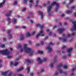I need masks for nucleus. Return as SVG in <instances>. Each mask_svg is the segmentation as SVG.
Masks as SVG:
<instances>
[{
  "label": "nucleus",
  "mask_w": 76,
  "mask_h": 76,
  "mask_svg": "<svg viewBox=\"0 0 76 76\" xmlns=\"http://www.w3.org/2000/svg\"><path fill=\"white\" fill-rule=\"evenodd\" d=\"M23 47L20 45L19 46L16 47V48H20V52H25L26 53H30V55L32 56L34 54V51L31 48H28V45L26 43H24L23 45Z\"/></svg>",
  "instance_id": "nucleus-1"
},
{
  "label": "nucleus",
  "mask_w": 76,
  "mask_h": 76,
  "mask_svg": "<svg viewBox=\"0 0 76 76\" xmlns=\"http://www.w3.org/2000/svg\"><path fill=\"white\" fill-rule=\"evenodd\" d=\"M55 4H56V9L55 10V12H57V11L58 10V8L59 7V4L58 3H56V2H53L51 4V6H49L47 8V12L48 15V16H52V15L51 14V13L52 6H53L55 5Z\"/></svg>",
  "instance_id": "nucleus-2"
},
{
  "label": "nucleus",
  "mask_w": 76,
  "mask_h": 76,
  "mask_svg": "<svg viewBox=\"0 0 76 76\" xmlns=\"http://www.w3.org/2000/svg\"><path fill=\"white\" fill-rule=\"evenodd\" d=\"M36 26L37 27L39 26V28L40 29V30L39 33L36 36V38H38L39 36L42 37H44L45 35L43 34L44 33V30L43 29V28H44V26L43 25H41L39 24H36Z\"/></svg>",
  "instance_id": "nucleus-3"
},
{
  "label": "nucleus",
  "mask_w": 76,
  "mask_h": 76,
  "mask_svg": "<svg viewBox=\"0 0 76 76\" xmlns=\"http://www.w3.org/2000/svg\"><path fill=\"white\" fill-rule=\"evenodd\" d=\"M0 53L2 55H7V56L10 54V53L8 49H6L3 50H0Z\"/></svg>",
  "instance_id": "nucleus-4"
},
{
  "label": "nucleus",
  "mask_w": 76,
  "mask_h": 76,
  "mask_svg": "<svg viewBox=\"0 0 76 76\" xmlns=\"http://www.w3.org/2000/svg\"><path fill=\"white\" fill-rule=\"evenodd\" d=\"M62 66V63H60L59 64V65H58L57 66V69H59V73H62V70L60 69V67H61V66Z\"/></svg>",
  "instance_id": "nucleus-5"
},
{
  "label": "nucleus",
  "mask_w": 76,
  "mask_h": 76,
  "mask_svg": "<svg viewBox=\"0 0 76 76\" xmlns=\"http://www.w3.org/2000/svg\"><path fill=\"white\" fill-rule=\"evenodd\" d=\"M9 72V71L7 70V71H5V72H3L1 74V76H6L7 73H8V72Z\"/></svg>",
  "instance_id": "nucleus-6"
},
{
  "label": "nucleus",
  "mask_w": 76,
  "mask_h": 76,
  "mask_svg": "<svg viewBox=\"0 0 76 76\" xmlns=\"http://www.w3.org/2000/svg\"><path fill=\"white\" fill-rule=\"evenodd\" d=\"M12 12L11 11H9L8 12V13H6L5 14L6 16H10L11 15V13H12Z\"/></svg>",
  "instance_id": "nucleus-7"
},
{
  "label": "nucleus",
  "mask_w": 76,
  "mask_h": 76,
  "mask_svg": "<svg viewBox=\"0 0 76 76\" xmlns=\"http://www.w3.org/2000/svg\"><path fill=\"white\" fill-rule=\"evenodd\" d=\"M65 31V29L64 28H59L58 30V32L59 34H60V33L61 32H63V31Z\"/></svg>",
  "instance_id": "nucleus-8"
},
{
  "label": "nucleus",
  "mask_w": 76,
  "mask_h": 76,
  "mask_svg": "<svg viewBox=\"0 0 76 76\" xmlns=\"http://www.w3.org/2000/svg\"><path fill=\"white\" fill-rule=\"evenodd\" d=\"M46 50H48L49 52H50L52 51V48L50 47V46H48L46 48Z\"/></svg>",
  "instance_id": "nucleus-9"
},
{
  "label": "nucleus",
  "mask_w": 76,
  "mask_h": 76,
  "mask_svg": "<svg viewBox=\"0 0 76 76\" xmlns=\"http://www.w3.org/2000/svg\"><path fill=\"white\" fill-rule=\"evenodd\" d=\"M5 2H6V0H3L2 2L0 3V7H1L3 6V5L4 4Z\"/></svg>",
  "instance_id": "nucleus-10"
},
{
  "label": "nucleus",
  "mask_w": 76,
  "mask_h": 76,
  "mask_svg": "<svg viewBox=\"0 0 76 76\" xmlns=\"http://www.w3.org/2000/svg\"><path fill=\"white\" fill-rule=\"evenodd\" d=\"M46 31L47 32H49V35H52V31H50V30H49V29H46Z\"/></svg>",
  "instance_id": "nucleus-11"
},
{
  "label": "nucleus",
  "mask_w": 76,
  "mask_h": 76,
  "mask_svg": "<svg viewBox=\"0 0 76 76\" xmlns=\"http://www.w3.org/2000/svg\"><path fill=\"white\" fill-rule=\"evenodd\" d=\"M72 23L74 24V29L76 30V22L75 21H73Z\"/></svg>",
  "instance_id": "nucleus-12"
},
{
  "label": "nucleus",
  "mask_w": 76,
  "mask_h": 76,
  "mask_svg": "<svg viewBox=\"0 0 76 76\" xmlns=\"http://www.w3.org/2000/svg\"><path fill=\"white\" fill-rule=\"evenodd\" d=\"M37 60L39 64H41L42 63V61L40 60V58H37Z\"/></svg>",
  "instance_id": "nucleus-13"
},
{
  "label": "nucleus",
  "mask_w": 76,
  "mask_h": 76,
  "mask_svg": "<svg viewBox=\"0 0 76 76\" xmlns=\"http://www.w3.org/2000/svg\"><path fill=\"white\" fill-rule=\"evenodd\" d=\"M40 2V1H39V0H37L36 1V4L35 5V7H37L38 6V4H39V3Z\"/></svg>",
  "instance_id": "nucleus-14"
},
{
  "label": "nucleus",
  "mask_w": 76,
  "mask_h": 76,
  "mask_svg": "<svg viewBox=\"0 0 76 76\" xmlns=\"http://www.w3.org/2000/svg\"><path fill=\"white\" fill-rule=\"evenodd\" d=\"M23 39H24V37H23V35L20 36V41H23Z\"/></svg>",
  "instance_id": "nucleus-15"
},
{
  "label": "nucleus",
  "mask_w": 76,
  "mask_h": 76,
  "mask_svg": "<svg viewBox=\"0 0 76 76\" xmlns=\"http://www.w3.org/2000/svg\"><path fill=\"white\" fill-rule=\"evenodd\" d=\"M31 33L30 32H28L26 33V37H30L31 36Z\"/></svg>",
  "instance_id": "nucleus-16"
},
{
  "label": "nucleus",
  "mask_w": 76,
  "mask_h": 76,
  "mask_svg": "<svg viewBox=\"0 0 76 76\" xmlns=\"http://www.w3.org/2000/svg\"><path fill=\"white\" fill-rule=\"evenodd\" d=\"M39 14H40L41 15V19H43V13H42V12H41V11H39Z\"/></svg>",
  "instance_id": "nucleus-17"
},
{
  "label": "nucleus",
  "mask_w": 76,
  "mask_h": 76,
  "mask_svg": "<svg viewBox=\"0 0 76 76\" xmlns=\"http://www.w3.org/2000/svg\"><path fill=\"white\" fill-rule=\"evenodd\" d=\"M72 50H73V49L72 48H70L68 49L67 50V51L68 53H70V52H71L72 51Z\"/></svg>",
  "instance_id": "nucleus-18"
},
{
  "label": "nucleus",
  "mask_w": 76,
  "mask_h": 76,
  "mask_svg": "<svg viewBox=\"0 0 76 76\" xmlns=\"http://www.w3.org/2000/svg\"><path fill=\"white\" fill-rule=\"evenodd\" d=\"M7 21L8 22V23L9 24L11 22V20L10 19V18H7Z\"/></svg>",
  "instance_id": "nucleus-19"
},
{
  "label": "nucleus",
  "mask_w": 76,
  "mask_h": 76,
  "mask_svg": "<svg viewBox=\"0 0 76 76\" xmlns=\"http://www.w3.org/2000/svg\"><path fill=\"white\" fill-rule=\"evenodd\" d=\"M17 19H16L15 18H14L12 20V22L13 23H16L17 22Z\"/></svg>",
  "instance_id": "nucleus-20"
},
{
  "label": "nucleus",
  "mask_w": 76,
  "mask_h": 76,
  "mask_svg": "<svg viewBox=\"0 0 76 76\" xmlns=\"http://www.w3.org/2000/svg\"><path fill=\"white\" fill-rule=\"evenodd\" d=\"M23 69V67H21L20 69H18V70H17V72H19V71H20Z\"/></svg>",
  "instance_id": "nucleus-21"
},
{
  "label": "nucleus",
  "mask_w": 76,
  "mask_h": 76,
  "mask_svg": "<svg viewBox=\"0 0 76 76\" xmlns=\"http://www.w3.org/2000/svg\"><path fill=\"white\" fill-rule=\"evenodd\" d=\"M36 31H33L31 33V35H34L35 33H36Z\"/></svg>",
  "instance_id": "nucleus-22"
},
{
  "label": "nucleus",
  "mask_w": 76,
  "mask_h": 76,
  "mask_svg": "<svg viewBox=\"0 0 76 76\" xmlns=\"http://www.w3.org/2000/svg\"><path fill=\"white\" fill-rule=\"evenodd\" d=\"M72 12V11L66 10V13H71Z\"/></svg>",
  "instance_id": "nucleus-23"
},
{
  "label": "nucleus",
  "mask_w": 76,
  "mask_h": 76,
  "mask_svg": "<svg viewBox=\"0 0 76 76\" xmlns=\"http://www.w3.org/2000/svg\"><path fill=\"white\" fill-rule=\"evenodd\" d=\"M17 4H18V1H15L13 4V5H14V6L16 5Z\"/></svg>",
  "instance_id": "nucleus-24"
},
{
  "label": "nucleus",
  "mask_w": 76,
  "mask_h": 76,
  "mask_svg": "<svg viewBox=\"0 0 76 76\" xmlns=\"http://www.w3.org/2000/svg\"><path fill=\"white\" fill-rule=\"evenodd\" d=\"M37 53H40V54H43V52L41 50H39L37 51Z\"/></svg>",
  "instance_id": "nucleus-25"
},
{
  "label": "nucleus",
  "mask_w": 76,
  "mask_h": 76,
  "mask_svg": "<svg viewBox=\"0 0 76 76\" xmlns=\"http://www.w3.org/2000/svg\"><path fill=\"white\" fill-rule=\"evenodd\" d=\"M29 2L30 3H32V4H34V2L33 0H30Z\"/></svg>",
  "instance_id": "nucleus-26"
},
{
  "label": "nucleus",
  "mask_w": 76,
  "mask_h": 76,
  "mask_svg": "<svg viewBox=\"0 0 76 76\" xmlns=\"http://www.w3.org/2000/svg\"><path fill=\"white\" fill-rule=\"evenodd\" d=\"M53 65H54V64L51 63L50 64V67H51V68H52L53 66Z\"/></svg>",
  "instance_id": "nucleus-27"
},
{
  "label": "nucleus",
  "mask_w": 76,
  "mask_h": 76,
  "mask_svg": "<svg viewBox=\"0 0 76 76\" xmlns=\"http://www.w3.org/2000/svg\"><path fill=\"white\" fill-rule=\"evenodd\" d=\"M26 8L24 7L23 8V9L22 10V12H25L26 10Z\"/></svg>",
  "instance_id": "nucleus-28"
},
{
  "label": "nucleus",
  "mask_w": 76,
  "mask_h": 76,
  "mask_svg": "<svg viewBox=\"0 0 76 76\" xmlns=\"http://www.w3.org/2000/svg\"><path fill=\"white\" fill-rule=\"evenodd\" d=\"M28 1V0H23V2L25 4L26 3H27Z\"/></svg>",
  "instance_id": "nucleus-29"
},
{
  "label": "nucleus",
  "mask_w": 76,
  "mask_h": 76,
  "mask_svg": "<svg viewBox=\"0 0 76 76\" xmlns=\"http://www.w3.org/2000/svg\"><path fill=\"white\" fill-rule=\"evenodd\" d=\"M18 62H15L14 63V65L15 66H16L17 65H18Z\"/></svg>",
  "instance_id": "nucleus-30"
},
{
  "label": "nucleus",
  "mask_w": 76,
  "mask_h": 76,
  "mask_svg": "<svg viewBox=\"0 0 76 76\" xmlns=\"http://www.w3.org/2000/svg\"><path fill=\"white\" fill-rule=\"evenodd\" d=\"M1 47L2 48H4V47H5V45L2 44L1 45Z\"/></svg>",
  "instance_id": "nucleus-31"
},
{
  "label": "nucleus",
  "mask_w": 76,
  "mask_h": 76,
  "mask_svg": "<svg viewBox=\"0 0 76 76\" xmlns=\"http://www.w3.org/2000/svg\"><path fill=\"white\" fill-rule=\"evenodd\" d=\"M12 34H9L8 35V37L10 38H12Z\"/></svg>",
  "instance_id": "nucleus-32"
},
{
  "label": "nucleus",
  "mask_w": 76,
  "mask_h": 76,
  "mask_svg": "<svg viewBox=\"0 0 76 76\" xmlns=\"http://www.w3.org/2000/svg\"><path fill=\"white\" fill-rule=\"evenodd\" d=\"M27 69L28 70L27 73H28L29 72V70H30V69L29 68V67H28V68H27Z\"/></svg>",
  "instance_id": "nucleus-33"
},
{
  "label": "nucleus",
  "mask_w": 76,
  "mask_h": 76,
  "mask_svg": "<svg viewBox=\"0 0 76 76\" xmlns=\"http://www.w3.org/2000/svg\"><path fill=\"white\" fill-rule=\"evenodd\" d=\"M63 42H66V41H67V39H63Z\"/></svg>",
  "instance_id": "nucleus-34"
},
{
  "label": "nucleus",
  "mask_w": 76,
  "mask_h": 76,
  "mask_svg": "<svg viewBox=\"0 0 76 76\" xmlns=\"http://www.w3.org/2000/svg\"><path fill=\"white\" fill-rule=\"evenodd\" d=\"M64 68L65 69H67V66L66 65H64Z\"/></svg>",
  "instance_id": "nucleus-35"
},
{
  "label": "nucleus",
  "mask_w": 76,
  "mask_h": 76,
  "mask_svg": "<svg viewBox=\"0 0 76 76\" xmlns=\"http://www.w3.org/2000/svg\"><path fill=\"white\" fill-rule=\"evenodd\" d=\"M66 46L63 45L62 46V49H63V48H66Z\"/></svg>",
  "instance_id": "nucleus-36"
},
{
  "label": "nucleus",
  "mask_w": 76,
  "mask_h": 76,
  "mask_svg": "<svg viewBox=\"0 0 76 76\" xmlns=\"http://www.w3.org/2000/svg\"><path fill=\"white\" fill-rule=\"evenodd\" d=\"M15 29H19V28H20V27H19L18 26H15Z\"/></svg>",
  "instance_id": "nucleus-37"
},
{
  "label": "nucleus",
  "mask_w": 76,
  "mask_h": 76,
  "mask_svg": "<svg viewBox=\"0 0 76 76\" xmlns=\"http://www.w3.org/2000/svg\"><path fill=\"white\" fill-rule=\"evenodd\" d=\"M54 75L55 76H57V75H58V72H56L55 74H54Z\"/></svg>",
  "instance_id": "nucleus-38"
},
{
  "label": "nucleus",
  "mask_w": 76,
  "mask_h": 76,
  "mask_svg": "<svg viewBox=\"0 0 76 76\" xmlns=\"http://www.w3.org/2000/svg\"><path fill=\"white\" fill-rule=\"evenodd\" d=\"M68 56H69V57H71V56H72V54L71 53H69L68 54Z\"/></svg>",
  "instance_id": "nucleus-39"
},
{
  "label": "nucleus",
  "mask_w": 76,
  "mask_h": 76,
  "mask_svg": "<svg viewBox=\"0 0 76 76\" xmlns=\"http://www.w3.org/2000/svg\"><path fill=\"white\" fill-rule=\"evenodd\" d=\"M7 58H12V56H7Z\"/></svg>",
  "instance_id": "nucleus-40"
},
{
  "label": "nucleus",
  "mask_w": 76,
  "mask_h": 76,
  "mask_svg": "<svg viewBox=\"0 0 76 76\" xmlns=\"http://www.w3.org/2000/svg\"><path fill=\"white\" fill-rule=\"evenodd\" d=\"M72 2H73V0H70L69 1V3H71Z\"/></svg>",
  "instance_id": "nucleus-41"
},
{
  "label": "nucleus",
  "mask_w": 76,
  "mask_h": 76,
  "mask_svg": "<svg viewBox=\"0 0 76 76\" xmlns=\"http://www.w3.org/2000/svg\"><path fill=\"white\" fill-rule=\"evenodd\" d=\"M15 16H16V17H17L18 18H20V16H19L18 15H15Z\"/></svg>",
  "instance_id": "nucleus-42"
},
{
  "label": "nucleus",
  "mask_w": 76,
  "mask_h": 76,
  "mask_svg": "<svg viewBox=\"0 0 76 76\" xmlns=\"http://www.w3.org/2000/svg\"><path fill=\"white\" fill-rule=\"evenodd\" d=\"M40 44H41V45H43L44 44V42L41 41L40 43Z\"/></svg>",
  "instance_id": "nucleus-43"
},
{
  "label": "nucleus",
  "mask_w": 76,
  "mask_h": 76,
  "mask_svg": "<svg viewBox=\"0 0 76 76\" xmlns=\"http://www.w3.org/2000/svg\"><path fill=\"white\" fill-rule=\"evenodd\" d=\"M13 62H11L10 63V65L11 66H13Z\"/></svg>",
  "instance_id": "nucleus-44"
},
{
  "label": "nucleus",
  "mask_w": 76,
  "mask_h": 76,
  "mask_svg": "<svg viewBox=\"0 0 76 76\" xmlns=\"http://www.w3.org/2000/svg\"><path fill=\"white\" fill-rule=\"evenodd\" d=\"M50 3V1H48L46 2V4H49Z\"/></svg>",
  "instance_id": "nucleus-45"
},
{
  "label": "nucleus",
  "mask_w": 76,
  "mask_h": 76,
  "mask_svg": "<svg viewBox=\"0 0 76 76\" xmlns=\"http://www.w3.org/2000/svg\"><path fill=\"white\" fill-rule=\"evenodd\" d=\"M7 33L9 34H10V33H11V31L10 30L8 31Z\"/></svg>",
  "instance_id": "nucleus-46"
},
{
  "label": "nucleus",
  "mask_w": 76,
  "mask_h": 76,
  "mask_svg": "<svg viewBox=\"0 0 76 76\" xmlns=\"http://www.w3.org/2000/svg\"><path fill=\"white\" fill-rule=\"evenodd\" d=\"M22 29H26V27H25V26H23L22 27Z\"/></svg>",
  "instance_id": "nucleus-47"
},
{
  "label": "nucleus",
  "mask_w": 76,
  "mask_h": 76,
  "mask_svg": "<svg viewBox=\"0 0 76 76\" xmlns=\"http://www.w3.org/2000/svg\"><path fill=\"white\" fill-rule=\"evenodd\" d=\"M28 43L30 44H32V42H31V40L29 41Z\"/></svg>",
  "instance_id": "nucleus-48"
},
{
  "label": "nucleus",
  "mask_w": 76,
  "mask_h": 76,
  "mask_svg": "<svg viewBox=\"0 0 76 76\" xmlns=\"http://www.w3.org/2000/svg\"><path fill=\"white\" fill-rule=\"evenodd\" d=\"M8 76H12V73H9L8 75Z\"/></svg>",
  "instance_id": "nucleus-49"
},
{
  "label": "nucleus",
  "mask_w": 76,
  "mask_h": 76,
  "mask_svg": "<svg viewBox=\"0 0 76 76\" xmlns=\"http://www.w3.org/2000/svg\"><path fill=\"white\" fill-rule=\"evenodd\" d=\"M63 58L64 59H65V58H66V56H64L63 57Z\"/></svg>",
  "instance_id": "nucleus-50"
},
{
  "label": "nucleus",
  "mask_w": 76,
  "mask_h": 76,
  "mask_svg": "<svg viewBox=\"0 0 76 76\" xmlns=\"http://www.w3.org/2000/svg\"><path fill=\"white\" fill-rule=\"evenodd\" d=\"M29 6L30 7H32V4H29Z\"/></svg>",
  "instance_id": "nucleus-51"
},
{
  "label": "nucleus",
  "mask_w": 76,
  "mask_h": 76,
  "mask_svg": "<svg viewBox=\"0 0 76 76\" xmlns=\"http://www.w3.org/2000/svg\"><path fill=\"white\" fill-rule=\"evenodd\" d=\"M50 45H54V44L52 42H50Z\"/></svg>",
  "instance_id": "nucleus-52"
},
{
  "label": "nucleus",
  "mask_w": 76,
  "mask_h": 76,
  "mask_svg": "<svg viewBox=\"0 0 76 76\" xmlns=\"http://www.w3.org/2000/svg\"><path fill=\"white\" fill-rule=\"evenodd\" d=\"M30 23H33V22H34V21H33L32 20H30Z\"/></svg>",
  "instance_id": "nucleus-53"
},
{
  "label": "nucleus",
  "mask_w": 76,
  "mask_h": 76,
  "mask_svg": "<svg viewBox=\"0 0 76 76\" xmlns=\"http://www.w3.org/2000/svg\"><path fill=\"white\" fill-rule=\"evenodd\" d=\"M47 59L45 58H44L43 59V61H46Z\"/></svg>",
  "instance_id": "nucleus-54"
},
{
  "label": "nucleus",
  "mask_w": 76,
  "mask_h": 76,
  "mask_svg": "<svg viewBox=\"0 0 76 76\" xmlns=\"http://www.w3.org/2000/svg\"><path fill=\"white\" fill-rule=\"evenodd\" d=\"M3 41H5L6 40V39L5 38H3Z\"/></svg>",
  "instance_id": "nucleus-55"
},
{
  "label": "nucleus",
  "mask_w": 76,
  "mask_h": 76,
  "mask_svg": "<svg viewBox=\"0 0 76 76\" xmlns=\"http://www.w3.org/2000/svg\"><path fill=\"white\" fill-rule=\"evenodd\" d=\"M75 6H73L72 7H71V9H74L75 8Z\"/></svg>",
  "instance_id": "nucleus-56"
},
{
  "label": "nucleus",
  "mask_w": 76,
  "mask_h": 76,
  "mask_svg": "<svg viewBox=\"0 0 76 76\" xmlns=\"http://www.w3.org/2000/svg\"><path fill=\"white\" fill-rule=\"evenodd\" d=\"M57 28V26H54L53 28V29H55V28Z\"/></svg>",
  "instance_id": "nucleus-57"
},
{
  "label": "nucleus",
  "mask_w": 76,
  "mask_h": 76,
  "mask_svg": "<svg viewBox=\"0 0 76 76\" xmlns=\"http://www.w3.org/2000/svg\"><path fill=\"white\" fill-rule=\"evenodd\" d=\"M43 6L45 7L46 6V4L45 3H44L43 4Z\"/></svg>",
  "instance_id": "nucleus-58"
},
{
  "label": "nucleus",
  "mask_w": 76,
  "mask_h": 76,
  "mask_svg": "<svg viewBox=\"0 0 76 76\" xmlns=\"http://www.w3.org/2000/svg\"><path fill=\"white\" fill-rule=\"evenodd\" d=\"M74 15L75 16H76V12H74Z\"/></svg>",
  "instance_id": "nucleus-59"
},
{
  "label": "nucleus",
  "mask_w": 76,
  "mask_h": 76,
  "mask_svg": "<svg viewBox=\"0 0 76 76\" xmlns=\"http://www.w3.org/2000/svg\"><path fill=\"white\" fill-rule=\"evenodd\" d=\"M44 69H43L41 71V72H44Z\"/></svg>",
  "instance_id": "nucleus-60"
},
{
  "label": "nucleus",
  "mask_w": 76,
  "mask_h": 76,
  "mask_svg": "<svg viewBox=\"0 0 76 76\" xmlns=\"http://www.w3.org/2000/svg\"><path fill=\"white\" fill-rule=\"evenodd\" d=\"M18 76H23V75H21V74H18Z\"/></svg>",
  "instance_id": "nucleus-61"
},
{
  "label": "nucleus",
  "mask_w": 76,
  "mask_h": 76,
  "mask_svg": "<svg viewBox=\"0 0 76 76\" xmlns=\"http://www.w3.org/2000/svg\"><path fill=\"white\" fill-rule=\"evenodd\" d=\"M75 70V69L74 68H72V71H74V70Z\"/></svg>",
  "instance_id": "nucleus-62"
},
{
  "label": "nucleus",
  "mask_w": 76,
  "mask_h": 76,
  "mask_svg": "<svg viewBox=\"0 0 76 76\" xmlns=\"http://www.w3.org/2000/svg\"><path fill=\"white\" fill-rule=\"evenodd\" d=\"M57 56H55L54 57V59H56V58H57Z\"/></svg>",
  "instance_id": "nucleus-63"
},
{
  "label": "nucleus",
  "mask_w": 76,
  "mask_h": 76,
  "mask_svg": "<svg viewBox=\"0 0 76 76\" xmlns=\"http://www.w3.org/2000/svg\"><path fill=\"white\" fill-rule=\"evenodd\" d=\"M30 18V17L28 16L27 17V19H28Z\"/></svg>",
  "instance_id": "nucleus-64"
}]
</instances>
